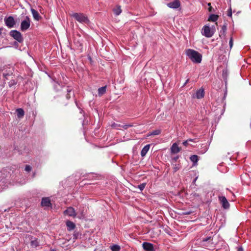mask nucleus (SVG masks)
<instances>
[{
	"instance_id": "f257e3e1",
	"label": "nucleus",
	"mask_w": 251,
	"mask_h": 251,
	"mask_svg": "<svg viewBox=\"0 0 251 251\" xmlns=\"http://www.w3.org/2000/svg\"><path fill=\"white\" fill-rule=\"evenodd\" d=\"M186 55L195 63H200L202 60V55L198 51L193 49H187L185 51Z\"/></svg>"
},
{
	"instance_id": "f03ea898",
	"label": "nucleus",
	"mask_w": 251,
	"mask_h": 251,
	"mask_svg": "<svg viewBox=\"0 0 251 251\" xmlns=\"http://www.w3.org/2000/svg\"><path fill=\"white\" fill-rule=\"evenodd\" d=\"M72 16L79 23L87 24L89 22L87 17L82 13H75Z\"/></svg>"
},
{
	"instance_id": "7ed1b4c3",
	"label": "nucleus",
	"mask_w": 251,
	"mask_h": 251,
	"mask_svg": "<svg viewBox=\"0 0 251 251\" xmlns=\"http://www.w3.org/2000/svg\"><path fill=\"white\" fill-rule=\"evenodd\" d=\"M9 34L15 40H17L19 43H22L24 41L23 37L21 32L16 30H11Z\"/></svg>"
},
{
	"instance_id": "20e7f679",
	"label": "nucleus",
	"mask_w": 251,
	"mask_h": 251,
	"mask_svg": "<svg viewBox=\"0 0 251 251\" xmlns=\"http://www.w3.org/2000/svg\"><path fill=\"white\" fill-rule=\"evenodd\" d=\"M201 33L203 35L207 38L211 37L214 34L213 31H212L208 25H204L203 26Z\"/></svg>"
},
{
	"instance_id": "39448f33",
	"label": "nucleus",
	"mask_w": 251,
	"mask_h": 251,
	"mask_svg": "<svg viewBox=\"0 0 251 251\" xmlns=\"http://www.w3.org/2000/svg\"><path fill=\"white\" fill-rule=\"evenodd\" d=\"M30 22L29 18L26 16L25 19L21 22V30L24 31L28 29L30 26Z\"/></svg>"
},
{
	"instance_id": "423d86ee",
	"label": "nucleus",
	"mask_w": 251,
	"mask_h": 251,
	"mask_svg": "<svg viewBox=\"0 0 251 251\" xmlns=\"http://www.w3.org/2000/svg\"><path fill=\"white\" fill-rule=\"evenodd\" d=\"M4 22L5 25L8 28H12L16 24V22L14 18L12 16H9L8 17L4 19Z\"/></svg>"
},
{
	"instance_id": "0eeeda50",
	"label": "nucleus",
	"mask_w": 251,
	"mask_h": 251,
	"mask_svg": "<svg viewBox=\"0 0 251 251\" xmlns=\"http://www.w3.org/2000/svg\"><path fill=\"white\" fill-rule=\"evenodd\" d=\"M219 200L224 209L229 208L230 204L225 196H219Z\"/></svg>"
},
{
	"instance_id": "6e6552de",
	"label": "nucleus",
	"mask_w": 251,
	"mask_h": 251,
	"mask_svg": "<svg viewBox=\"0 0 251 251\" xmlns=\"http://www.w3.org/2000/svg\"><path fill=\"white\" fill-rule=\"evenodd\" d=\"M142 247L146 251H154L153 245L151 243L144 242L142 244Z\"/></svg>"
},
{
	"instance_id": "1a4fd4ad",
	"label": "nucleus",
	"mask_w": 251,
	"mask_h": 251,
	"mask_svg": "<svg viewBox=\"0 0 251 251\" xmlns=\"http://www.w3.org/2000/svg\"><path fill=\"white\" fill-rule=\"evenodd\" d=\"M167 6L171 8L176 9L180 6V2L179 0H175L167 3Z\"/></svg>"
},
{
	"instance_id": "9d476101",
	"label": "nucleus",
	"mask_w": 251,
	"mask_h": 251,
	"mask_svg": "<svg viewBox=\"0 0 251 251\" xmlns=\"http://www.w3.org/2000/svg\"><path fill=\"white\" fill-rule=\"evenodd\" d=\"M64 214L68 215L69 216L73 217H75L76 215L75 209L72 207H68L64 211Z\"/></svg>"
},
{
	"instance_id": "9b49d317",
	"label": "nucleus",
	"mask_w": 251,
	"mask_h": 251,
	"mask_svg": "<svg viewBox=\"0 0 251 251\" xmlns=\"http://www.w3.org/2000/svg\"><path fill=\"white\" fill-rule=\"evenodd\" d=\"M41 205L42 206L51 207V203L50 199L49 197H45L42 198Z\"/></svg>"
},
{
	"instance_id": "f8f14e48",
	"label": "nucleus",
	"mask_w": 251,
	"mask_h": 251,
	"mask_svg": "<svg viewBox=\"0 0 251 251\" xmlns=\"http://www.w3.org/2000/svg\"><path fill=\"white\" fill-rule=\"evenodd\" d=\"M204 89L201 87L196 91L195 97L198 99H202L204 97Z\"/></svg>"
},
{
	"instance_id": "ddd939ff",
	"label": "nucleus",
	"mask_w": 251,
	"mask_h": 251,
	"mask_svg": "<svg viewBox=\"0 0 251 251\" xmlns=\"http://www.w3.org/2000/svg\"><path fill=\"white\" fill-rule=\"evenodd\" d=\"M30 239L31 240L30 246L31 247L36 248L39 246V242L37 239L33 238L32 236H31Z\"/></svg>"
},
{
	"instance_id": "4468645a",
	"label": "nucleus",
	"mask_w": 251,
	"mask_h": 251,
	"mask_svg": "<svg viewBox=\"0 0 251 251\" xmlns=\"http://www.w3.org/2000/svg\"><path fill=\"white\" fill-rule=\"evenodd\" d=\"M171 152L173 153H177L180 151V148L176 143H174L171 148Z\"/></svg>"
},
{
	"instance_id": "2eb2a0df",
	"label": "nucleus",
	"mask_w": 251,
	"mask_h": 251,
	"mask_svg": "<svg viewBox=\"0 0 251 251\" xmlns=\"http://www.w3.org/2000/svg\"><path fill=\"white\" fill-rule=\"evenodd\" d=\"M31 11L33 17L35 20L39 21L41 18V17L40 16L37 11L33 8H31Z\"/></svg>"
},
{
	"instance_id": "dca6fc26",
	"label": "nucleus",
	"mask_w": 251,
	"mask_h": 251,
	"mask_svg": "<svg viewBox=\"0 0 251 251\" xmlns=\"http://www.w3.org/2000/svg\"><path fill=\"white\" fill-rule=\"evenodd\" d=\"M150 145L148 144L144 146V147L142 149L141 152V155L142 157H144L146 155L150 149Z\"/></svg>"
},
{
	"instance_id": "f3484780",
	"label": "nucleus",
	"mask_w": 251,
	"mask_h": 251,
	"mask_svg": "<svg viewBox=\"0 0 251 251\" xmlns=\"http://www.w3.org/2000/svg\"><path fill=\"white\" fill-rule=\"evenodd\" d=\"M66 226H67L68 230L70 231L74 229L75 227V224L70 221H67Z\"/></svg>"
},
{
	"instance_id": "a211bd4d",
	"label": "nucleus",
	"mask_w": 251,
	"mask_h": 251,
	"mask_svg": "<svg viewBox=\"0 0 251 251\" xmlns=\"http://www.w3.org/2000/svg\"><path fill=\"white\" fill-rule=\"evenodd\" d=\"M226 29H227L226 25V24L223 25L222 26V29L220 31V34L219 35L220 37H221L222 36H223L224 37H225L226 36Z\"/></svg>"
},
{
	"instance_id": "6ab92c4d",
	"label": "nucleus",
	"mask_w": 251,
	"mask_h": 251,
	"mask_svg": "<svg viewBox=\"0 0 251 251\" xmlns=\"http://www.w3.org/2000/svg\"><path fill=\"white\" fill-rule=\"evenodd\" d=\"M106 91V86H104L101 87H100L98 89V95L99 96H101L104 94L105 93Z\"/></svg>"
},
{
	"instance_id": "aec40b11",
	"label": "nucleus",
	"mask_w": 251,
	"mask_h": 251,
	"mask_svg": "<svg viewBox=\"0 0 251 251\" xmlns=\"http://www.w3.org/2000/svg\"><path fill=\"white\" fill-rule=\"evenodd\" d=\"M218 18L219 16L218 15L211 14L208 18V21L215 22L217 21Z\"/></svg>"
},
{
	"instance_id": "412c9836",
	"label": "nucleus",
	"mask_w": 251,
	"mask_h": 251,
	"mask_svg": "<svg viewBox=\"0 0 251 251\" xmlns=\"http://www.w3.org/2000/svg\"><path fill=\"white\" fill-rule=\"evenodd\" d=\"M17 117L19 118H22L25 115V112L22 108H18L16 110Z\"/></svg>"
},
{
	"instance_id": "4be33fe9",
	"label": "nucleus",
	"mask_w": 251,
	"mask_h": 251,
	"mask_svg": "<svg viewBox=\"0 0 251 251\" xmlns=\"http://www.w3.org/2000/svg\"><path fill=\"white\" fill-rule=\"evenodd\" d=\"M110 248L112 251H120L121 250V247L116 244L112 245L110 247Z\"/></svg>"
},
{
	"instance_id": "5701e85b",
	"label": "nucleus",
	"mask_w": 251,
	"mask_h": 251,
	"mask_svg": "<svg viewBox=\"0 0 251 251\" xmlns=\"http://www.w3.org/2000/svg\"><path fill=\"white\" fill-rule=\"evenodd\" d=\"M161 131L160 129H156V130H153L152 131H151L149 133L148 136L159 135L160 134Z\"/></svg>"
},
{
	"instance_id": "b1692460",
	"label": "nucleus",
	"mask_w": 251,
	"mask_h": 251,
	"mask_svg": "<svg viewBox=\"0 0 251 251\" xmlns=\"http://www.w3.org/2000/svg\"><path fill=\"white\" fill-rule=\"evenodd\" d=\"M190 159L194 163H196L198 161V156L197 155H192L190 157Z\"/></svg>"
},
{
	"instance_id": "393cba45",
	"label": "nucleus",
	"mask_w": 251,
	"mask_h": 251,
	"mask_svg": "<svg viewBox=\"0 0 251 251\" xmlns=\"http://www.w3.org/2000/svg\"><path fill=\"white\" fill-rule=\"evenodd\" d=\"M114 14L116 15H120L122 12V10L120 6H118L113 10Z\"/></svg>"
},
{
	"instance_id": "a878e982",
	"label": "nucleus",
	"mask_w": 251,
	"mask_h": 251,
	"mask_svg": "<svg viewBox=\"0 0 251 251\" xmlns=\"http://www.w3.org/2000/svg\"><path fill=\"white\" fill-rule=\"evenodd\" d=\"M202 241L203 243H205V242H208L209 243H212V239L211 238V237L203 238L202 239Z\"/></svg>"
},
{
	"instance_id": "bb28decb",
	"label": "nucleus",
	"mask_w": 251,
	"mask_h": 251,
	"mask_svg": "<svg viewBox=\"0 0 251 251\" xmlns=\"http://www.w3.org/2000/svg\"><path fill=\"white\" fill-rule=\"evenodd\" d=\"M121 125L118 124L116 123H113L111 124V126L114 128H118V127H121Z\"/></svg>"
},
{
	"instance_id": "cd10ccee",
	"label": "nucleus",
	"mask_w": 251,
	"mask_h": 251,
	"mask_svg": "<svg viewBox=\"0 0 251 251\" xmlns=\"http://www.w3.org/2000/svg\"><path fill=\"white\" fill-rule=\"evenodd\" d=\"M132 126L133 125L132 124L121 125V127H123L125 129H127L128 128L132 127Z\"/></svg>"
},
{
	"instance_id": "c85d7f7f",
	"label": "nucleus",
	"mask_w": 251,
	"mask_h": 251,
	"mask_svg": "<svg viewBox=\"0 0 251 251\" xmlns=\"http://www.w3.org/2000/svg\"><path fill=\"white\" fill-rule=\"evenodd\" d=\"M67 91L68 93H67V94L66 95V98L67 99H70V98H71V94H70V93L72 92V89L71 88H69L67 89Z\"/></svg>"
},
{
	"instance_id": "c756f323",
	"label": "nucleus",
	"mask_w": 251,
	"mask_h": 251,
	"mask_svg": "<svg viewBox=\"0 0 251 251\" xmlns=\"http://www.w3.org/2000/svg\"><path fill=\"white\" fill-rule=\"evenodd\" d=\"M146 185V183H143L138 185V188L142 191L145 188Z\"/></svg>"
},
{
	"instance_id": "7c9ffc66",
	"label": "nucleus",
	"mask_w": 251,
	"mask_h": 251,
	"mask_svg": "<svg viewBox=\"0 0 251 251\" xmlns=\"http://www.w3.org/2000/svg\"><path fill=\"white\" fill-rule=\"evenodd\" d=\"M17 83V82L14 80H11L10 81H9L8 82V85L10 87H12V86L14 85H16Z\"/></svg>"
},
{
	"instance_id": "2f4dec72",
	"label": "nucleus",
	"mask_w": 251,
	"mask_h": 251,
	"mask_svg": "<svg viewBox=\"0 0 251 251\" xmlns=\"http://www.w3.org/2000/svg\"><path fill=\"white\" fill-rule=\"evenodd\" d=\"M208 10L209 12H215L214 9L213 8V7H212V6L211 5V3H210V2L208 3Z\"/></svg>"
},
{
	"instance_id": "473e14b6",
	"label": "nucleus",
	"mask_w": 251,
	"mask_h": 251,
	"mask_svg": "<svg viewBox=\"0 0 251 251\" xmlns=\"http://www.w3.org/2000/svg\"><path fill=\"white\" fill-rule=\"evenodd\" d=\"M192 142L193 141V139H189L187 140H186L183 142V145L186 147H187L188 145V142Z\"/></svg>"
},
{
	"instance_id": "72a5a7b5",
	"label": "nucleus",
	"mask_w": 251,
	"mask_h": 251,
	"mask_svg": "<svg viewBox=\"0 0 251 251\" xmlns=\"http://www.w3.org/2000/svg\"><path fill=\"white\" fill-rule=\"evenodd\" d=\"M25 170L26 172H30L31 170V167L29 165H26Z\"/></svg>"
},
{
	"instance_id": "f704fd0d",
	"label": "nucleus",
	"mask_w": 251,
	"mask_h": 251,
	"mask_svg": "<svg viewBox=\"0 0 251 251\" xmlns=\"http://www.w3.org/2000/svg\"><path fill=\"white\" fill-rule=\"evenodd\" d=\"M230 48L231 49L233 46V38L232 37H231L229 40V42Z\"/></svg>"
},
{
	"instance_id": "c9c22d12",
	"label": "nucleus",
	"mask_w": 251,
	"mask_h": 251,
	"mask_svg": "<svg viewBox=\"0 0 251 251\" xmlns=\"http://www.w3.org/2000/svg\"><path fill=\"white\" fill-rule=\"evenodd\" d=\"M227 16H229V17H231V16H232V12H231V8H230L228 10Z\"/></svg>"
},
{
	"instance_id": "e433bc0d",
	"label": "nucleus",
	"mask_w": 251,
	"mask_h": 251,
	"mask_svg": "<svg viewBox=\"0 0 251 251\" xmlns=\"http://www.w3.org/2000/svg\"><path fill=\"white\" fill-rule=\"evenodd\" d=\"M11 75H9L8 74H5V73H3V76L4 78H5L6 79H8L7 77L8 76H10Z\"/></svg>"
},
{
	"instance_id": "4c0bfd02",
	"label": "nucleus",
	"mask_w": 251,
	"mask_h": 251,
	"mask_svg": "<svg viewBox=\"0 0 251 251\" xmlns=\"http://www.w3.org/2000/svg\"><path fill=\"white\" fill-rule=\"evenodd\" d=\"M237 251H244L242 247H240L238 249Z\"/></svg>"
},
{
	"instance_id": "58836bf2",
	"label": "nucleus",
	"mask_w": 251,
	"mask_h": 251,
	"mask_svg": "<svg viewBox=\"0 0 251 251\" xmlns=\"http://www.w3.org/2000/svg\"><path fill=\"white\" fill-rule=\"evenodd\" d=\"M174 169L175 172H176L179 169V168L177 167H174Z\"/></svg>"
},
{
	"instance_id": "ea45409f",
	"label": "nucleus",
	"mask_w": 251,
	"mask_h": 251,
	"mask_svg": "<svg viewBox=\"0 0 251 251\" xmlns=\"http://www.w3.org/2000/svg\"><path fill=\"white\" fill-rule=\"evenodd\" d=\"M3 28H2V27L0 28V35L1 34L2 31H3Z\"/></svg>"
},
{
	"instance_id": "a19ab883",
	"label": "nucleus",
	"mask_w": 251,
	"mask_h": 251,
	"mask_svg": "<svg viewBox=\"0 0 251 251\" xmlns=\"http://www.w3.org/2000/svg\"><path fill=\"white\" fill-rule=\"evenodd\" d=\"M189 81V79H187L186 80V82H185L184 85H186L187 83H188Z\"/></svg>"
},
{
	"instance_id": "79ce46f5",
	"label": "nucleus",
	"mask_w": 251,
	"mask_h": 251,
	"mask_svg": "<svg viewBox=\"0 0 251 251\" xmlns=\"http://www.w3.org/2000/svg\"><path fill=\"white\" fill-rule=\"evenodd\" d=\"M191 213V212H188L186 213V214H190Z\"/></svg>"
}]
</instances>
